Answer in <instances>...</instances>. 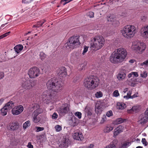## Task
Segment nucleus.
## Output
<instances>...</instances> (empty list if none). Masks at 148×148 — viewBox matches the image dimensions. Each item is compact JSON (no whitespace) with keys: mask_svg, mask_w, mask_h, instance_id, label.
<instances>
[{"mask_svg":"<svg viewBox=\"0 0 148 148\" xmlns=\"http://www.w3.org/2000/svg\"><path fill=\"white\" fill-rule=\"evenodd\" d=\"M42 25V24L41 23V22H40V21H39L37 22L36 24L35 25H34L33 27H39Z\"/></svg>","mask_w":148,"mask_h":148,"instance_id":"obj_41","label":"nucleus"},{"mask_svg":"<svg viewBox=\"0 0 148 148\" xmlns=\"http://www.w3.org/2000/svg\"><path fill=\"white\" fill-rule=\"evenodd\" d=\"M78 140L77 143L79 144H83L86 142V139H76Z\"/></svg>","mask_w":148,"mask_h":148,"instance_id":"obj_42","label":"nucleus"},{"mask_svg":"<svg viewBox=\"0 0 148 148\" xmlns=\"http://www.w3.org/2000/svg\"><path fill=\"white\" fill-rule=\"evenodd\" d=\"M113 115V113L112 111L110 110L108 111L106 114V115L108 117H110Z\"/></svg>","mask_w":148,"mask_h":148,"instance_id":"obj_47","label":"nucleus"},{"mask_svg":"<svg viewBox=\"0 0 148 148\" xmlns=\"http://www.w3.org/2000/svg\"><path fill=\"white\" fill-rule=\"evenodd\" d=\"M91 47L94 50H97L102 48L105 42V39L102 36L95 37L91 40Z\"/></svg>","mask_w":148,"mask_h":148,"instance_id":"obj_3","label":"nucleus"},{"mask_svg":"<svg viewBox=\"0 0 148 148\" xmlns=\"http://www.w3.org/2000/svg\"><path fill=\"white\" fill-rule=\"evenodd\" d=\"M30 84L29 86H30V89L34 87L36 84L37 83L36 80H33L30 81Z\"/></svg>","mask_w":148,"mask_h":148,"instance_id":"obj_32","label":"nucleus"},{"mask_svg":"<svg viewBox=\"0 0 148 148\" xmlns=\"http://www.w3.org/2000/svg\"><path fill=\"white\" fill-rule=\"evenodd\" d=\"M5 37L6 36L4 34H2L0 36V39H2Z\"/></svg>","mask_w":148,"mask_h":148,"instance_id":"obj_61","label":"nucleus"},{"mask_svg":"<svg viewBox=\"0 0 148 148\" xmlns=\"http://www.w3.org/2000/svg\"><path fill=\"white\" fill-rule=\"evenodd\" d=\"M46 56L45 54L42 52H41L40 53V59L42 60L45 58H46Z\"/></svg>","mask_w":148,"mask_h":148,"instance_id":"obj_35","label":"nucleus"},{"mask_svg":"<svg viewBox=\"0 0 148 148\" xmlns=\"http://www.w3.org/2000/svg\"><path fill=\"white\" fill-rule=\"evenodd\" d=\"M84 111L88 116H90L92 114V108L90 107L86 106L84 110Z\"/></svg>","mask_w":148,"mask_h":148,"instance_id":"obj_22","label":"nucleus"},{"mask_svg":"<svg viewBox=\"0 0 148 148\" xmlns=\"http://www.w3.org/2000/svg\"><path fill=\"white\" fill-rule=\"evenodd\" d=\"M4 101V99H0V106L2 104V103Z\"/></svg>","mask_w":148,"mask_h":148,"instance_id":"obj_64","label":"nucleus"},{"mask_svg":"<svg viewBox=\"0 0 148 148\" xmlns=\"http://www.w3.org/2000/svg\"><path fill=\"white\" fill-rule=\"evenodd\" d=\"M23 47L21 45H18L16 46L14 48L15 51L18 53L23 49Z\"/></svg>","mask_w":148,"mask_h":148,"instance_id":"obj_23","label":"nucleus"},{"mask_svg":"<svg viewBox=\"0 0 148 148\" xmlns=\"http://www.w3.org/2000/svg\"><path fill=\"white\" fill-rule=\"evenodd\" d=\"M95 97L97 98H99L103 96L102 92L101 91L97 92L95 94Z\"/></svg>","mask_w":148,"mask_h":148,"instance_id":"obj_37","label":"nucleus"},{"mask_svg":"<svg viewBox=\"0 0 148 148\" xmlns=\"http://www.w3.org/2000/svg\"><path fill=\"white\" fill-rule=\"evenodd\" d=\"M10 33H11L10 32H7L5 33L4 34H5V36L6 37L8 35H9V34Z\"/></svg>","mask_w":148,"mask_h":148,"instance_id":"obj_63","label":"nucleus"},{"mask_svg":"<svg viewBox=\"0 0 148 148\" xmlns=\"http://www.w3.org/2000/svg\"><path fill=\"white\" fill-rule=\"evenodd\" d=\"M100 109V106H96L95 107V110L96 111V112H99V111L98 110H99Z\"/></svg>","mask_w":148,"mask_h":148,"instance_id":"obj_53","label":"nucleus"},{"mask_svg":"<svg viewBox=\"0 0 148 148\" xmlns=\"http://www.w3.org/2000/svg\"><path fill=\"white\" fill-rule=\"evenodd\" d=\"M141 142L144 146H147V145L148 143L146 140V139H142Z\"/></svg>","mask_w":148,"mask_h":148,"instance_id":"obj_51","label":"nucleus"},{"mask_svg":"<svg viewBox=\"0 0 148 148\" xmlns=\"http://www.w3.org/2000/svg\"><path fill=\"white\" fill-rule=\"evenodd\" d=\"M113 127L110 126H107L104 130V132H109L112 130L113 129Z\"/></svg>","mask_w":148,"mask_h":148,"instance_id":"obj_34","label":"nucleus"},{"mask_svg":"<svg viewBox=\"0 0 148 148\" xmlns=\"http://www.w3.org/2000/svg\"><path fill=\"white\" fill-rule=\"evenodd\" d=\"M131 144V143L130 142H125L123 144L119 147V148H127Z\"/></svg>","mask_w":148,"mask_h":148,"instance_id":"obj_30","label":"nucleus"},{"mask_svg":"<svg viewBox=\"0 0 148 148\" xmlns=\"http://www.w3.org/2000/svg\"><path fill=\"white\" fill-rule=\"evenodd\" d=\"M36 132H39L40 131H42L43 130L44 128L43 127H36Z\"/></svg>","mask_w":148,"mask_h":148,"instance_id":"obj_46","label":"nucleus"},{"mask_svg":"<svg viewBox=\"0 0 148 148\" xmlns=\"http://www.w3.org/2000/svg\"><path fill=\"white\" fill-rule=\"evenodd\" d=\"M87 15L90 18H93L94 17V13L92 12H90L87 14Z\"/></svg>","mask_w":148,"mask_h":148,"instance_id":"obj_48","label":"nucleus"},{"mask_svg":"<svg viewBox=\"0 0 148 148\" xmlns=\"http://www.w3.org/2000/svg\"><path fill=\"white\" fill-rule=\"evenodd\" d=\"M71 144L70 139H59L58 144L59 148L67 147Z\"/></svg>","mask_w":148,"mask_h":148,"instance_id":"obj_8","label":"nucleus"},{"mask_svg":"<svg viewBox=\"0 0 148 148\" xmlns=\"http://www.w3.org/2000/svg\"><path fill=\"white\" fill-rule=\"evenodd\" d=\"M19 127V123L17 122L10 123L9 126L10 129L12 130H16L18 129Z\"/></svg>","mask_w":148,"mask_h":148,"instance_id":"obj_19","label":"nucleus"},{"mask_svg":"<svg viewBox=\"0 0 148 148\" xmlns=\"http://www.w3.org/2000/svg\"><path fill=\"white\" fill-rule=\"evenodd\" d=\"M14 103L11 100L6 103L4 106L8 110L12 109L14 106Z\"/></svg>","mask_w":148,"mask_h":148,"instance_id":"obj_21","label":"nucleus"},{"mask_svg":"<svg viewBox=\"0 0 148 148\" xmlns=\"http://www.w3.org/2000/svg\"><path fill=\"white\" fill-rule=\"evenodd\" d=\"M146 45L145 43L140 42H137L133 44L132 48L134 50L136 51H139L143 52L146 49Z\"/></svg>","mask_w":148,"mask_h":148,"instance_id":"obj_7","label":"nucleus"},{"mask_svg":"<svg viewBox=\"0 0 148 148\" xmlns=\"http://www.w3.org/2000/svg\"><path fill=\"white\" fill-rule=\"evenodd\" d=\"M69 111V108L68 106H62L58 109V113L60 115H64L67 114Z\"/></svg>","mask_w":148,"mask_h":148,"instance_id":"obj_12","label":"nucleus"},{"mask_svg":"<svg viewBox=\"0 0 148 148\" xmlns=\"http://www.w3.org/2000/svg\"><path fill=\"white\" fill-rule=\"evenodd\" d=\"M124 127L121 125L119 126L114 129V138L119 134L122 132L123 131Z\"/></svg>","mask_w":148,"mask_h":148,"instance_id":"obj_18","label":"nucleus"},{"mask_svg":"<svg viewBox=\"0 0 148 148\" xmlns=\"http://www.w3.org/2000/svg\"><path fill=\"white\" fill-rule=\"evenodd\" d=\"M56 82L55 79L54 78H51L46 83V86L48 90H52Z\"/></svg>","mask_w":148,"mask_h":148,"instance_id":"obj_16","label":"nucleus"},{"mask_svg":"<svg viewBox=\"0 0 148 148\" xmlns=\"http://www.w3.org/2000/svg\"><path fill=\"white\" fill-rule=\"evenodd\" d=\"M121 32L124 37L130 38L134 36L136 32V28L133 25H128L123 28Z\"/></svg>","mask_w":148,"mask_h":148,"instance_id":"obj_4","label":"nucleus"},{"mask_svg":"<svg viewBox=\"0 0 148 148\" xmlns=\"http://www.w3.org/2000/svg\"><path fill=\"white\" fill-rule=\"evenodd\" d=\"M40 120V117L38 116L36 117H33V121L35 123H38L39 122Z\"/></svg>","mask_w":148,"mask_h":148,"instance_id":"obj_36","label":"nucleus"},{"mask_svg":"<svg viewBox=\"0 0 148 148\" xmlns=\"http://www.w3.org/2000/svg\"><path fill=\"white\" fill-rule=\"evenodd\" d=\"M132 74L135 77H137L138 76V73L136 72H132Z\"/></svg>","mask_w":148,"mask_h":148,"instance_id":"obj_56","label":"nucleus"},{"mask_svg":"<svg viewBox=\"0 0 148 148\" xmlns=\"http://www.w3.org/2000/svg\"><path fill=\"white\" fill-rule=\"evenodd\" d=\"M31 125L30 121H29L28 120L26 121L23 124V128L25 130L27 127Z\"/></svg>","mask_w":148,"mask_h":148,"instance_id":"obj_31","label":"nucleus"},{"mask_svg":"<svg viewBox=\"0 0 148 148\" xmlns=\"http://www.w3.org/2000/svg\"><path fill=\"white\" fill-rule=\"evenodd\" d=\"M117 108L119 109L123 110L126 107L125 104L122 102H119L117 103Z\"/></svg>","mask_w":148,"mask_h":148,"instance_id":"obj_27","label":"nucleus"},{"mask_svg":"<svg viewBox=\"0 0 148 148\" xmlns=\"http://www.w3.org/2000/svg\"><path fill=\"white\" fill-rule=\"evenodd\" d=\"M75 116L78 117L79 119H81L82 117V114L81 112H77L74 113Z\"/></svg>","mask_w":148,"mask_h":148,"instance_id":"obj_39","label":"nucleus"},{"mask_svg":"<svg viewBox=\"0 0 148 148\" xmlns=\"http://www.w3.org/2000/svg\"><path fill=\"white\" fill-rule=\"evenodd\" d=\"M8 110L5 107H4L1 110V114L3 116L7 115Z\"/></svg>","mask_w":148,"mask_h":148,"instance_id":"obj_28","label":"nucleus"},{"mask_svg":"<svg viewBox=\"0 0 148 148\" xmlns=\"http://www.w3.org/2000/svg\"><path fill=\"white\" fill-rule=\"evenodd\" d=\"M143 65H148V59L141 64V66H143Z\"/></svg>","mask_w":148,"mask_h":148,"instance_id":"obj_54","label":"nucleus"},{"mask_svg":"<svg viewBox=\"0 0 148 148\" xmlns=\"http://www.w3.org/2000/svg\"><path fill=\"white\" fill-rule=\"evenodd\" d=\"M113 95L114 97H117L119 95V94L118 90H115L113 93Z\"/></svg>","mask_w":148,"mask_h":148,"instance_id":"obj_45","label":"nucleus"},{"mask_svg":"<svg viewBox=\"0 0 148 148\" xmlns=\"http://www.w3.org/2000/svg\"><path fill=\"white\" fill-rule=\"evenodd\" d=\"M73 139H81L83 138V135L80 132H76L73 135Z\"/></svg>","mask_w":148,"mask_h":148,"instance_id":"obj_25","label":"nucleus"},{"mask_svg":"<svg viewBox=\"0 0 148 148\" xmlns=\"http://www.w3.org/2000/svg\"><path fill=\"white\" fill-rule=\"evenodd\" d=\"M4 77V73L3 72H0V79H2Z\"/></svg>","mask_w":148,"mask_h":148,"instance_id":"obj_58","label":"nucleus"},{"mask_svg":"<svg viewBox=\"0 0 148 148\" xmlns=\"http://www.w3.org/2000/svg\"><path fill=\"white\" fill-rule=\"evenodd\" d=\"M58 115L56 112H54L52 115L51 118L53 119L56 120L58 118Z\"/></svg>","mask_w":148,"mask_h":148,"instance_id":"obj_43","label":"nucleus"},{"mask_svg":"<svg viewBox=\"0 0 148 148\" xmlns=\"http://www.w3.org/2000/svg\"><path fill=\"white\" fill-rule=\"evenodd\" d=\"M148 25L143 27L140 29L141 36L143 38H148Z\"/></svg>","mask_w":148,"mask_h":148,"instance_id":"obj_14","label":"nucleus"},{"mask_svg":"<svg viewBox=\"0 0 148 148\" xmlns=\"http://www.w3.org/2000/svg\"><path fill=\"white\" fill-rule=\"evenodd\" d=\"M30 81L27 80L25 78L23 79L22 82V86L24 89L28 90L30 89Z\"/></svg>","mask_w":148,"mask_h":148,"instance_id":"obj_17","label":"nucleus"},{"mask_svg":"<svg viewBox=\"0 0 148 148\" xmlns=\"http://www.w3.org/2000/svg\"><path fill=\"white\" fill-rule=\"evenodd\" d=\"M40 21L41 22V23L42 24V25L46 22V20L43 19L41 20Z\"/></svg>","mask_w":148,"mask_h":148,"instance_id":"obj_62","label":"nucleus"},{"mask_svg":"<svg viewBox=\"0 0 148 148\" xmlns=\"http://www.w3.org/2000/svg\"><path fill=\"white\" fill-rule=\"evenodd\" d=\"M61 83L60 81L56 82L52 90L57 93L61 92L63 88V86Z\"/></svg>","mask_w":148,"mask_h":148,"instance_id":"obj_11","label":"nucleus"},{"mask_svg":"<svg viewBox=\"0 0 148 148\" xmlns=\"http://www.w3.org/2000/svg\"><path fill=\"white\" fill-rule=\"evenodd\" d=\"M88 47H88L86 46L84 47L83 52L82 53V54L83 55H84L87 52Z\"/></svg>","mask_w":148,"mask_h":148,"instance_id":"obj_50","label":"nucleus"},{"mask_svg":"<svg viewBox=\"0 0 148 148\" xmlns=\"http://www.w3.org/2000/svg\"><path fill=\"white\" fill-rule=\"evenodd\" d=\"M147 73L145 71H143V72H142L140 73V76L142 77H146L147 76Z\"/></svg>","mask_w":148,"mask_h":148,"instance_id":"obj_40","label":"nucleus"},{"mask_svg":"<svg viewBox=\"0 0 148 148\" xmlns=\"http://www.w3.org/2000/svg\"><path fill=\"white\" fill-rule=\"evenodd\" d=\"M55 128L57 132H59L62 130V127L59 125H56Z\"/></svg>","mask_w":148,"mask_h":148,"instance_id":"obj_44","label":"nucleus"},{"mask_svg":"<svg viewBox=\"0 0 148 148\" xmlns=\"http://www.w3.org/2000/svg\"><path fill=\"white\" fill-rule=\"evenodd\" d=\"M139 107L137 106H134L130 110H127V112L129 113H134L139 111Z\"/></svg>","mask_w":148,"mask_h":148,"instance_id":"obj_20","label":"nucleus"},{"mask_svg":"<svg viewBox=\"0 0 148 148\" xmlns=\"http://www.w3.org/2000/svg\"><path fill=\"white\" fill-rule=\"evenodd\" d=\"M94 145L92 144H90L89 146H85L86 148H93Z\"/></svg>","mask_w":148,"mask_h":148,"instance_id":"obj_59","label":"nucleus"},{"mask_svg":"<svg viewBox=\"0 0 148 148\" xmlns=\"http://www.w3.org/2000/svg\"><path fill=\"white\" fill-rule=\"evenodd\" d=\"M114 18L112 15L110 14L107 16V23H109V22H111L113 21Z\"/></svg>","mask_w":148,"mask_h":148,"instance_id":"obj_33","label":"nucleus"},{"mask_svg":"<svg viewBox=\"0 0 148 148\" xmlns=\"http://www.w3.org/2000/svg\"><path fill=\"white\" fill-rule=\"evenodd\" d=\"M115 146L114 144H110L105 148H115Z\"/></svg>","mask_w":148,"mask_h":148,"instance_id":"obj_52","label":"nucleus"},{"mask_svg":"<svg viewBox=\"0 0 148 148\" xmlns=\"http://www.w3.org/2000/svg\"><path fill=\"white\" fill-rule=\"evenodd\" d=\"M28 74L30 78H34L39 76L40 71L38 68L34 66L29 69Z\"/></svg>","mask_w":148,"mask_h":148,"instance_id":"obj_6","label":"nucleus"},{"mask_svg":"<svg viewBox=\"0 0 148 148\" xmlns=\"http://www.w3.org/2000/svg\"><path fill=\"white\" fill-rule=\"evenodd\" d=\"M148 121V108L143 114H142L140 116L138 122L141 124H144L146 123Z\"/></svg>","mask_w":148,"mask_h":148,"instance_id":"obj_9","label":"nucleus"},{"mask_svg":"<svg viewBox=\"0 0 148 148\" xmlns=\"http://www.w3.org/2000/svg\"><path fill=\"white\" fill-rule=\"evenodd\" d=\"M34 0H22V2L25 4L29 3L32 2Z\"/></svg>","mask_w":148,"mask_h":148,"instance_id":"obj_49","label":"nucleus"},{"mask_svg":"<svg viewBox=\"0 0 148 148\" xmlns=\"http://www.w3.org/2000/svg\"><path fill=\"white\" fill-rule=\"evenodd\" d=\"M146 18L147 17L146 16H143L141 17V19L142 21H145Z\"/></svg>","mask_w":148,"mask_h":148,"instance_id":"obj_60","label":"nucleus"},{"mask_svg":"<svg viewBox=\"0 0 148 148\" xmlns=\"http://www.w3.org/2000/svg\"><path fill=\"white\" fill-rule=\"evenodd\" d=\"M126 71L124 70H122L117 75V79L119 81H123L125 79L126 74Z\"/></svg>","mask_w":148,"mask_h":148,"instance_id":"obj_15","label":"nucleus"},{"mask_svg":"<svg viewBox=\"0 0 148 148\" xmlns=\"http://www.w3.org/2000/svg\"><path fill=\"white\" fill-rule=\"evenodd\" d=\"M48 92L46 91L44 92L42 95V97L43 99L46 100L48 98H51L52 97V95L49 92Z\"/></svg>","mask_w":148,"mask_h":148,"instance_id":"obj_24","label":"nucleus"},{"mask_svg":"<svg viewBox=\"0 0 148 148\" xmlns=\"http://www.w3.org/2000/svg\"><path fill=\"white\" fill-rule=\"evenodd\" d=\"M127 55V51L125 49L122 47L116 49L111 54L110 60L113 64H119L124 60Z\"/></svg>","mask_w":148,"mask_h":148,"instance_id":"obj_1","label":"nucleus"},{"mask_svg":"<svg viewBox=\"0 0 148 148\" xmlns=\"http://www.w3.org/2000/svg\"><path fill=\"white\" fill-rule=\"evenodd\" d=\"M27 147L28 148H33V145L30 142L28 143L27 145Z\"/></svg>","mask_w":148,"mask_h":148,"instance_id":"obj_55","label":"nucleus"},{"mask_svg":"<svg viewBox=\"0 0 148 148\" xmlns=\"http://www.w3.org/2000/svg\"><path fill=\"white\" fill-rule=\"evenodd\" d=\"M79 36H73L71 37L65 44V46L67 49H73L75 46L79 45L80 42L79 40Z\"/></svg>","mask_w":148,"mask_h":148,"instance_id":"obj_5","label":"nucleus"},{"mask_svg":"<svg viewBox=\"0 0 148 148\" xmlns=\"http://www.w3.org/2000/svg\"><path fill=\"white\" fill-rule=\"evenodd\" d=\"M132 94V91H129L127 93V95L124 96V98H126V99H128L129 98H131V96Z\"/></svg>","mask_w":148,"mask_h":148,"instance_id":"obj_38","label":"nucleus"},{"mask_svg":"<svg viewBox=\"0 0 148 148\" xmlns=\"http://www.w3.org/2000/svg\"><path fill=\"white\" fill-rule=\"evenodd\" d=\"M125 119H123L122 118H120L116 119L114 122V123L115 124H119L124 122Z\"/></svg>","mask_w":148,"mask_h":148,"instance_id":"obj_29","label":"nucleus"},{"mask_svg":"<svg viewBox=\"0 0 148 148\" xmlns=\"http://www.w3.org/2000/svg\"><path fill=\"white\" fill-rule=\"evenodd\" d=\"M73 0H64V3H63V5H65L67 3L70 2V1H72Z\"/></svg>","mask_w":148,"mask_h":148,"instance_id":"obj_57","label":"nucleus"},{"mask_svg":"<svg viewBox=\"0 0 148 148\" xmlns=\"http://www.w3.org/2000/svg\"><path fill=\"white\" fill-rule=\"evenodd\" d=\"M57 73L60 77H65L67 74L66 69L64 66L60 68L57 70Z\"/></svg>","mask_w":148,"mask_h":148,"instance_id":"obj_13","label":"nucleus"},{"mask_svg":"<svg viewBox=\"0 0 148 148\" xmlns=\"http://www.w3.org/2000/svg\"><path fill=\"white\" fill-rule=\"evenodd\" d=\"M24 109L23 106L21 105L16 106L12 110V114L14 115H17L21 113Z\"/></svg>","mask_w":148,"mask_h":148,"instance_id":"obj_10","label":"nucleus"},{"mask_svg":"<svg viewBox=\"0 0 148 148\" xmlns=\"http://www.w3.org/2000/svg\"><path fill=\"white\" fill-rule=\"evenodd\" d=\"M99 83L100 80L98 78L91 76L85 79L84 85L87 89L91 90L97 87Z\"/></svg>","mask_w":148,"mask_h":148,"instance_id":"obj_2","label":"nucleus"},{"mask_svg":"<svg viewBox=\"0 0 148 148\" xmlns=\"http://www.w3.org/2000/svg\"><path fill=\"white\" fill-rule=\"evenodd\" d=\"M42 110L40 108H38L35 110L32 114L33 117H36L38 115L42 112Z\"/></svg>","mask_w":148,"mask_h":148,"instance_id":"obj_26","label":"nucleus"}]
</instances>
